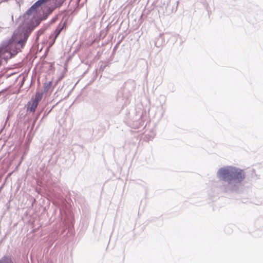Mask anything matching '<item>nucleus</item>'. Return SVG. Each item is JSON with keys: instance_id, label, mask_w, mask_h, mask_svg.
<instances>
[{"instance_id": "nucleus-9", "label": "nucleus", "mask_w": 263, "mask_h": 263, "mask_svg": "<svg viewBox=\"0 0 263 263\" xmlns=\"http://www.w3.org/2000/svg\"><path fill=\"white\" fill-rule=\"evenodd\" d=\"M63 27H61V28H58L56 29L55 32V38H57V36L59 35V34H60V33L61 32V30L63 29Z\"/></svg>"}, {"instance_id": "nucleus-1", "label": "nucleus", "mask_w": 263, "mask_h": 263, "mask_svg": "<svg viewBox=\"0 0 263 263\" xmlns=\"http://www.w3.org/2000/svg\"><path fill=\"white\" fill-rule=\"evenodd\" d=\"M218 176L229 183L232 181L239 183L245 178V174L243 170L231 166L219 169Z\"/></svg>"}, {"instance_id": "nucleus-7", "label": "nucleus", "mask_w": 263, "mask_h": 263, "mask_svg": "<svg viewBox=\"0 0 263 263\" xmlns=\"http://www.w3.org/2000/svg\"><path fill=\"white\" fill-rule=\"evenodd\" d=\"M0 263H15L10 257L4 256L0 259Z\"/></svg>"}, {"instance_id": "nucleus-3", "label": "nucleus", "mask_w": 263, "mask_h": 263, "mask_svg": "<svg viewBox=\"0 0 263 263\" xmlns=\"http://www.w3.org/2000/svg\"><path fill=\"white\" fill-rule=\"evenodd\" d=\"M17 44L14 42H9L7 44H3L0 47V48H4L6 49L5 52V55H7V52L10 51H13V50H16V54L18 52V48L16 47Z\"/></svg>"}, {"instance_id": "nucleus-4", "label": "nucleus", "mask_w": 263, "mask_h": 263, "mask_svg": "<svg viewBox=\"0 0 263 263\" xmlns=\"http://www.w3.org/2000/svg\"><path fill=\"white\" fill-rule=\"evenodd\" d=\"M6 49L4 48H0V65L2 64L3 59H8L11 58L13 55L16 54V50H13L12 52L10 51L7 52V55H5V52Z\"/></svg>"}, {"instance_id": "nucleus-8", "label": "nucleus", "mask_w": 263, "mask_h": 263, "mask_svg": "<svg viewBox=\"0 0 263 263\" xmlns=\"http://www.w3.org/2000/svg\"><path fill=\"white\" fill-rule=\"evenodd\" d=\"M52 85L51 82H48L44 84V90L45 92H47L51 88Z\"/></svg>"}, {"instance_id": "nucleus-6", "label": "nucleus", "mask_w": 263, "mask_h": 263, "mask_svg": "<svg viewBox=\"0 0 263 263\" xmlns=\"http://www.w3.org/2000/svg\"><path fill=\"white\" fill-rule=\"evenodd\" d=\"M43 95V92L41 91L36 92L34 97L32 98L33 101L36 102L39 104V102L41 100Z\"/></svg>"}, {"instance_id": "nucleus-5", "label": "nucleus", "mask_w": 263, "mask_h": 263, "mask_svg": "<svg viewBox=\"0 0 263 263\" xmlns=\"http://www.w3.org/2000/svg\"><path fill=\"white\" fill-rule=\"evenodd\" d=\"M38 103L31 100L27 104V109L31 112H34L38 105Z\"/></svg>"}, {"instance_id": "nucleus-2", "label": "nucleus", "mask_w": 263, "mask_h": 263, "mask_svg": "<svg viewBox=\"0 0 263 263\" xmlns=\"http://www.w3.org/2000/svg\"><path fill=\"white\" fill-rule=\"evenodd\" d=\"M32 29L33 28L30 25H27L26 23H23V26L19 27L18 30L22 32L21 34H23V39L18 40L17 43L21 45L22 47H23L26 42L29 36V33Z\"/></svg>"}]
</instances>
